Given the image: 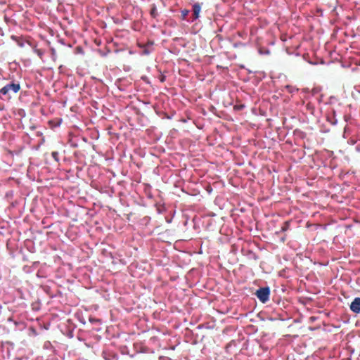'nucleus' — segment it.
<instances>
[{"mask_svg": "<svg viewBox=\"0 0 360 360\" xmlns=\"http://www.w3.org/2000/svg\"><path fill=\"white\" fill-rule=\"evenodd\" d=\"M255 294L262 303H266L269 300L270 288L269 287L259 288Z\"/></svg>", "mask_w": 360, "mask_h": 360, "instance_id": "f257e3e1", "label": "nucleus"}, {"mask_svg": "<svg viewBox=\"0 0 360 360\" xmlns=\"http://www.w3.org/2000/svg\"><path fill=\"white\" fill-rule=\"evenodd\" d=\"M20 86L19 84L11 83L1 89L0 94L6 96L7 98H11V95H10L11 91L15 94L20 90Z\"/></svg>", "mask_w": 360, "mask_h": 360, "instance_id": "f03ea898", "label": "nucleus"}, {"mask_svg": "<svg viewBox=\"0 0 360 360\" xmlns=\"http://www.w3.org/2000/svg\"><path fill=\"white\" fill-rule=\"evenodd\" d=\"M350 309L354 313H360V297L354 298L350 304Z\"/></svg>", "mask_w": 360, "mask_h": 360, "instance_id": "7ed1b4c3", "label": "nucleus"}, {"mask_svg": "<svg viewBox=\"0 0 360 360\" xmlns=\"http://www.w3.org/2000/svg\"><path fill=\"white\" fill-rule=\"evenodd\" d=\"M200 10H201L200 4L198 3L194 4V5L193 6V16H194L195 19H196L199 17V13L200 12Z\"/></svg>", "mask_w": 360, "mask_h": 360, "instance_id": "20e7f679", "label": "nucleus"}, {"mask_svg": "<svg viewBox=\"0 0 360 360\" xmlns=\"http://www.w3.org/2000/svg\"><path fill=\"white\" fill-rule=\"evenodd\" d=\"M189 13V11L187 9H184L181 11V18L183 20L186 19V16Z\"/></svg>", "mask_w": 360, "mask_h": 360, "instance_id": "39448f33", "label": "nucleus"}, {"mask_svg": "<svg viewBox=\"0 0 360 360\" xmlns=\"http://www.w3.org/2000/svg\"><path fill=\"white\" fill-rule=\"evenodd\" d=\"M288 227H289V222L285 221V222H284L283 226L281 227V231H285L288 229Z\"/></svg>", "mask_w": 360, "mask_h": 360, "instance_id": "423d86ee", "label": "nucleus"}, {"mask_svg": "<svg viewBox=\"0 0 360 360\" xmlns=\"http://www.w3.org/2000/svg\"><path fill=\"white\" fill-rule=\"evenodd\" d=\"M51 155L52 157L53 158V159L56 160V161H58V152H53L51 153Z\"/></svg>", "mask_w": 360, "mask_h": 360, "instance_id": "0eeeda50", "label": "nucleus"}, {"mask_svg": "<svg viewBox=\"0 0 360 360\" xmlns=\"http://www.w3.org/2000/svg\"><path fill=\"white\" fill-rule=\"evenodd\" d=\"M151 15L155 17L156 15V8L154 7L151 9Z\"/></svg>", "mask_w": 360, "mask_h": 360, "instance_id": "6e6552de", "label": "nucleus"}, {"mask_svg": "<svg viewBox=\"0 0 360 360\" xmlns=\"http://www.w3.org/2000/svg\"><path fill=\"white\" fill-rule=\"evenodd\" d=\"M144 53H145V54H148V53H149V51H148L147 50H145V51H144Z\"/></svg>", "mask_w": 360, "mask_h": 360, "instance_id": "1a4fd4ad", "label": "nucleus"}]
</instances>
